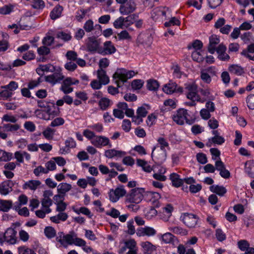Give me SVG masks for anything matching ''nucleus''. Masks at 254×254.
I'll use <instances>...</instances> for the list:
<instances>
[{"mask_svg":"<svg viewBox=\"0 0 254 254\" xmlns=\"http://www.w3.org/2000/svg\"><path fill=\"white\" fill-rule=\"evenodd\" d=\"M134 75L135 73L132 70L128 71L125 68H120L117 69L113 77L115 83L120 87L121 83L124 84L128 79L132 78Z\"/></svg>","mask_w":254,"mask_h":254,"instance_id":"obj_1","label":"nucleus"},{"mask_svg":"<svg viewBox=\"0 0 254 254\" xmlns=\"http://www.w3.org/2000/svg\"><path fill=\"white\" fill-rule=\"evenodd\" d=\"M190 115L187 110L179 109L173 115L172 119L178 125H183L185 122L188 124L191 125L194 122V120L190 119Z\"/></svg>","mask_w":254,"mask_h":254,"instance_id":"obj_2","label":"nucleus"},{"mask_svg":"<svg viewBox=\"0 0 254 254\" xmlns=\"http://www.w3.org/2000/svg\"><path fill=\"white\" fill-rule=\"evenodd\" d=\"M17 232L12 228H8L4 233H0V245L2 246L4 242L9 245H14L17 241Z\"/></svg>","mask_w":254,"mask_h":254,"instance_id":"obj_3","label":"nucleus"},{"mask_svg":"<svg viewBox=\"0 0 254 254\" xmlns=\"http://www.w3.org/2000/svg\"><path fill=\"white\" fill-rule=\"evenodd\" d=\"M185 91L187 97L190 100H197V102L203 103L204 100H202L197 93V86L194 82H187L185 84Z\"/></svg>","mask_w":254,"mask_h":254,"instance_id":"obj_4","label":"nucleus"},{"mask_svg":"<svg viewBox=\"0 0 254 254\" xmlns=\"http://www.w3.org/2000/svg\"><path fill=\"white\" fill-rule=\"evenodd\" d=\"M20 128L19 124H1L0 126V138L5 140L8 137V132H14Z\"/></svg>","mask_w":254,"mask_h":254,"instance_id":"obj_5","label":"nucleus"},{"mask_svg":"<svg viewBox=\"0 0 254 254\" xmlns=\"http://www.w3.org/2000/svg\"><path fill=\"white\" fill-rule=\"evenodd\" d=\"M142 189L135 188L131 190V192L127 195V201L130 203H139L143 198Z\"/></svg>","mask_w":254,"mask_h":254,"instance_id":"obj_6","label":"nucleus"},{"mask_svg":"<svg viewBox=\"0 0 254 254\" xmlns=\"http://www.w3.org/2000/svg\"><path fill=\"white\" fill-rule=\"evenodd\" d=\"M54 73L49 75L45 76V80L54 85L58 83H60L64 79V75L62 72V69L60 67L55 68V71Z\"/></svg>","mask_w":254,"mask_h":254,"instance_id":"obj_7","label":"nucleus"},{"mask_svg":"<svg viewBox=\"0 0 254 254\" xmlns=\"http://www.w3.org/2000/svg\"><path fill=\"white\" fill-rule=\"evenodd\" d=\"M136 3L134 0H128L120 5L119 12L123 15H128L136 9Z\"/></svg>","mask_w":254,"mask_h":254,"instance_id":"obj_8","label":"nucleus"},{"mask_svg":"<svg viewBox=\"0 0 254 254\" xmlns=\"http://www.w3.org/2000/svg\"><path fill=\"white\" fill-rule=\"evenodd\" d=\"M181 218L183 223L189 228L195 227L199 219L196 215L189 213H184Z\"/></svg>","mask_w":254,"mask_h":254,"instance_id":"obj_9","label":"nucleus"},{"mask_svg":"<svg viewBox=\"0 0 254 254\" xmlns=\"http://www.w3.org/2000/svg\"><path fill=\"white\" fill-rule=\"evenodd\" d=\"M92 144L97 148L106 146H108L109 147H112V144L109 138L103 135H96L95 138L93 139Z\"/></svg>","mask_w":254,"mask_h":254,"instance_id":"obj_10","label":"nucleus"},{"mask_svg":"<svg viewBox=\"0 0 254 254\" xmlns=\"http://www.w3.org/2000/svg\"><path fill=\"white\" fill-rule=\"evenodd\" d=\"M155 147L153 148L151 157L154 161L159 164L163 163L166 159V152L165 149H159L154 152Z\"/></svg>","mask_w":254,"mask_h":254,"instance_id":"obj_11","label":"nucleus"},{"mask_svg":"<svg viewBox=\"0 0 254 254\" xmlns=\"http://www.w3.org/2000/svg\"><path fill=\"white\" fill-rule=\"evenodd\" d=\"M126 193V191L123 186H121L116 188L115 190H111L109 193L110 200L113 202H117L120 197L124 196Z\"/></svg>","mask_w":254,"mask_h":254,"instance_id":"obj_12","label":"nucleus"},{"mask_svg":"<svg viewBox=\"0 0 254 254\" xmlns=\"http://www.w3.org/2000/svg\"><path fill=\"white\" fill-rule=\"evenodd\" d=\"M163 90L168 94H172L176 92L182 93L184 91L183 87H178L176 83L173 81H170L168 83L164 85Z\"/></svg>","mask_w":254,"mask_h":254,"instance_id":"obj_13","label":"nucleus"},{"mask_svg":"<svg viewBox=\"0 0 254 254\" xmlns=\"http://www.w3.org/2000/svg\"><path fill=\"white\" fill-rule=\"evenodd\" d=\"M116 49L111 41H106L104 43L103 48L98 50V53L102 55H111L116 52Z\"/></svg>","mask_w":254,"mask_h":254,"instance_id":"obj_14","label":"nucleus"},{"mask_svg":"<svg viewBox=\"0 0 254 254\" xmlns=\"http://www.w3.org/2000/svg\"><path fill=\"white\" fill-rule=\"evenodd\" d=\"M99 42L94 36L88 38L86 40V46L89 51L95 52L99 50Z\"/></svg>","mask_w":254,"mask_h":254,"instance_id":"obj_15","label":"nucleus"},{"mask_svg":"<svg viewBox=\"0 0 254 254\" xmlns=\"http://www.w3.org/2000/svg\"><path fill=\"white\" fill-rule=\"evenodd\" d=\"M156 234V231L153 228L148 226L139 228L137 230L136 232V235L139 237L145 236L151 237L155 236Z\"/></svg>","mask_w":254,"mask_h":254,"instance_id":"obj_16","label":"nucleus"},{"mask_svg":"<svg viewBox=\"0 0 254 254\" xmlns=\"http://www.w3.org/2000/svg\"><path fill=\"white\" fill-rule=\"evenodd\" d=\"M13 183L11 180H7L0 184V193L2 195H7L12 191Z\"/></svg>","mask_w":254,"mask_h":254,"instance_id":"obj_17","label":"nucleus"},{"mask_svg":"<svg viewBox=\"0 0 254 254\" xmlns=\"http://www.w3.org/2000/svg\"><path fill=\"white\" fill-rule=\"evenodd\" d=\"M140 246L144 254H157L156 247L148 241L142 242Z\"/></svg>","mask_w":254,"mask_h":254,"instance_id":"obj_18","label":"nucleus"},{"mask_svg":"<svg viewBox=\"0 0 254 254\" xmlns=\"http://www.w3.org/2000/svg\"><path fill=\"white\" fill-rule=\"evenodd\" d=\"M226 47L222 44H220L216 48V51L219 60L226 61L230 59V56L226 53Z\"/></svg>","mask_w":254,"mask_h":254,"instance_id":"obj_19","label":"nucleus"},{"mask_svg":"<svg viewBox=\"0 0 254 254\" xmlns=\"http://www.w3.org/2000/svg\"><path fill=\"white\" fill-rule=\"evenodd\" d=\"M126 154V153L125 151L112 149L106 150L104 155L108 158H121L125 155Z\"/></svg>","mask_w":254,"mask_h":254,"instance_id":"obj_20","label":"nucleus"},{"mask_svg":"<svg viewBox=\"0 0 254 254\" xmlns=\"http://www.w3.org/2000/svg\"><path fill=\"white\" fill-rule=\"evenodd\" d=\"M220 39L215 35H211L209 37V43L208 47V52L213 54L216 51V46L219 43Z\"/></svg>","mask_w":254,"mask_h":254,"instance_id":"obj_21","label":"nucleus"},{"mask_svg":"<svg viewBox=\"0 0 254 254\" xmlns=\"http://www.w3.org/2000/svg\"><path fill=\"white\" fill-rule=\"evenodd\" d=\"M241 54L249 60L254 61V43L249 45Z\"/></svg>","mask_w":254,"mask_h":254,"instance_id":"obj_22","label":"nucleus"},{"mask_svg":"<svg viewBox=\"0 0 254 254\" xmlns=\"http://www.w3.org/2000/svg\"><path fill=\"white\" fill-rule=\"evenodd\" d=\"M228 70L231 73L235 74L237 76H242L245 73L244 68L236 64L230 65L229 66Z\"/></svg>","mask_w":254,"mask_h":254,"instance_id":"obj_23","label":"nucleus"},{"mask_svg":"<svg viewBox=\"0 0 254 254\" xmlns=\"http://www.w3.org/2000/svg\"><path fill=\"white\" fill-rule=\"evenodd\" d=\"M245 172L250 177L254 178V160H249L245 163Z\"/></svg>","mask_w":254,"mask_h":254,"instance_id":"obj_24","label":"nucleus"},{"mask_svg":"<svg viewBox=\"0 0 254 254\" xmlns=\"http://www.w3.org/2000/svg\"><path fill=\"white\" fill-rule=\"evenodd\" d=\"M113 104V102L106 97H102L98 102V105L100 109L102 111L107 110Z\"/></svg>","mask_w":254,"mask_h":254,"instance_id":"obj_25","label":"nucleus"},{"mask_svg":"<svg viewBox=\"0 0 254 254\" xmlns=\"http://www.w3.org/2000/svg\"><path fill=\"white\" fill-rule=\"evenodd\" d=\"M56 67L51 64L45 65H40L36 69V72L39 75H43L44 71L46 72H54L55 71Z\"/></svg>","mask_w":254,"mask_h":254,"instance_id":"obj_26","label":"nucleus"},{"mask_svg":"<svg viewBox=\"0 0 254 254\" xmlns=\"http://www.w3.org/2000/svg\"><path fill=\"white\" fill-rule=\"evenodd\" d=\"M40 181L38 180H30L25 182L23 185V189L24 190L30 189L31 190H35L41 185Z\"/></svg>","mask_w":254,"mask_h":254,"instance_id":"obj_27","label":"nucleus"},{"mask_svg":"<svg viewBox=\"0 0 254 254\" xmlns=\"http://www.w3.org/2000/svg\"><path fill=\"white\" fill-rule=\"evenodd\" d=\"M170 179L171 180L173 186L175 187H180L183 185V180L180 179V176L177 173H172L170 175Z\"/></svg>","mask_w":254,"mask_h":254,"instance_id":"obj_28","label":"nucleus"},{"mask_svg":"<svg viewBox=\"0 0 254 254\" xmlns=\"http://www.w3.org/2000/svg\"><path fill=\"white\" fill-rule=\"evenodd\" d=\"M13 205L12 201L10 200L0 199V211L4 212H8Z\"/></svg>","mask_w":254,"mask_h":254,"instance_id":"obj_29","label":"nucleus"},{"mask_svg":"<svg viewBox=\"0 0 254 254\" xmlns=\"http://www.w3.org/2000/svg\"><path fill=\"white\" fill-rule=\"evenodd\" d=\"M97 77L101 83L104 85L109 82V78L106 74V72L103 69H99L97 71Z\"/></svg>","mask_w":254,"mask_h":254,"instance_id":"obj_30","label":"nucleus"},{"mask_svg":"<svg viewBox=\"0 0 254 254\" xmlns=\"http://www.w3.org/2000/svg\"><path fill=\"white\" fill-rule=\"evenodd\" d=\"M68 218V215L63 212H59L57 215L50 217L52 222L58 224L62 221H65Z\"/></svg>","mask_w":254,"mask_h":254,"instance_id":"obj_31","label":"nucleus"},{"mask_svg":"<svg viewBox=\"0 0 254 254\" xmlns=\"http://www.w3.org/2000/svg\"><path fill=\"white\" fill-rule=\"evenodd\" d=\"M162 241L165 244H174L177 238L172 233L167 232L161 236Z\"/></svg>","mask_w":254,"mask_h":254,"instance_id":"obj_32","label":"nucleus"},{"mask_svg":"<svg viewBox=\"0 0 254 254\" xmlns=\"http://www.w3.org/2000/svg\"><path fill=\"white\" fill-rule=\"evenodd\" d=\"M71 185L66 183L60 184L57 187V191L59 193L65 195V193L71 189Z\"/></svg>","mask_w":254,"mask_h":254,"instance_id":"obj_33","label":"nucleus"},{"mask_svg":"<svg viewBox=\"0 0 254 254\" xmlns=\"http://www.w3.org/2000/svg\"><path fill=\"white\" fill-rule=\"evenodd\" d=\"M210 190L220 196H223L226 192V189L223 186L212 185L209 187Z\"/></svg>","mask_w":254,"mask_h":254,"instance_id":"obj_34","label":"nucleus"},{"mask_svg":"<svg viewBox=\"0 0 254 254\" xmlns=\"http://www.w3.org/2000/svg\"><path fill=\"white\" fill-rule=\"evenodd\" d=\"M63 8L62 6L58 5L55 6L50 13L51 18L55 20L59 18L62 14Z\"/></svg>","mask_w":254,"mask_h":254,"instance_id":"obj_35","label":"nucleus"},{"mask_svg":"<svg viewBox=\"0 0 254 254\" xmlns=\"http://www.w3.org/2000/svg\"><path fill=\"white\" fill-rule=\"evenodd\" d=\"M168 230L177 235L185 236L188 234V231L180 226L170 227L168 228Z\"/></svg>","mask_w":254,"mask_h":254,"instance_id":"obj_36","label":"nucleus"},{"mask_svg":"<svg viewBox=\"0 0 254 254\" xmlns=\"http://www.w3.org/2000/svg\"><path fill=\"white\" fill-rule=\"evenodd\" d=\"M173 210V207L170 204H168L166 206L163 208V213L166 215L165 217H163L162 219L164 221H167L169 218L172 215V212Z\"/></svg>","mask_w":254,"mask_h":254,"instance_id":"obj_37","label":"nucleus"},{"mask_svg":"<svg viewBox=\"0 0 254 254\" xmlns=\"http://www.w3.org/2000/svg\"><path fill=\"white\" fill-rule=\"evenodd\" d=\"M17 118L10 114H4L1 118L2 123L3 122L10 123L12 124H15V123L17 121Z\"/></svg>","mask_w":254,"mask_h":254,"instance_id":"obj_38","label":"nucleus"},{"mask_svg":"<svg viewBox=\"0 0 254 254\" xmlns=\"http://www.w3.org/2000/svg\"><path fill=\"white\" fill-rule=\"evenodd\" d=\"M56 37L64 42H67L71 40L72 37L70 33H66L64 31H59L57 33Z\"/></svg>","mask_w":254,"mask_h":254,"instance_id":"obj_39","label":"nucleus"},{"mask_svg":"<svg viewBox=\"0 0 254 254\" xmlns=\"http://www.w3.org/2000/svg\"><path fill=\"white\" fill-rule=\"evenodd\" d=\"M75 234L73 232H70V233L65 235L64 241L65 244L63 245V246L66 247L68 245H72L75 237Z\"/></svg>","mask_w":254,"mask_h":254,"instance_id":"obj_40","label":"nucleus"},{"mask_svg":"<svg viewBox=\"0 0 254 254\" xmlns=\"http://www.w3.org/2000/svg\"><path fill=\"white\" fill-rule=\"evenodd\" d=\"M41 204L43 209L46 211L47 214H48L51 212L52 210L50 207L53 204L52 199L41 200Z\"/></svg>","mask_w":254,"mask_h":254,"instance_id":"obj_41","label":"nucleus"},{"mask_svg":"<svg viewBox=\"0 0 254 254\" xmlns=\"http://www.w3.org/2000/svg\"><path fill=\"white\" fill-rule=\"evenodd\" d=\"M44 234L48 238L52 239L56 236V231L53 227L48 226L44 229Z\"/></svg>","mask_w":254,"mask_h":254,"instance_id":"obj_42","label":"nucleus"},{"mask_svg":"<svg viewBox=\"0 0 254 254\" xmlns=\"http://www.w3.org/2000/svg\"><path fill=\"white\" fill-rule=\"evenodd\" d=\"M159 87V83L156 80L150 79L147 81V88L150 91H156Z\"/></svg>","mask_w":254,"mask_h":254,"instance_id":"obj_43","label":"nucleus"},{"mask_svg":"<svg viewBox=\"0 0 254 254\" xmlns=\"http://www.w3.org/2000/svg\"><path fill=\"white\" fill-rule=\"evenodd\" d=\"M74 211L77 214L82 213L84 215L87 216L89 218H91L93 216V214L91 213L90 210L85 207H81L79 209H74Z\"/></svg>","mask_w":254,"mask_h":254,"instance_id":"obj_44","label":"nucleus"},{"mask_svg":"<svg viewBox=\"0 0 254 254\" xmlns=\"http://www.w3.org/2000/svg\"><path fill=\"white\" fill-rule=\"evenodd\" d=\"M124 17L120 16L113 23L114 27L116 29H123L125 27Z\"/></svg>","mask_w":254,"mask_h":254,"instance_id":"obj_45","label":"nucleus"},{"mask_svg":"<svg viewBox=\"0 0 254 254\" xmlns=\"http://www.w3.org/2000/svg\"><path fill=\"white\" fill-rule=\"evenodd\" d=\"M12 154L0 150V161H8L11 159Z\"/></svg>","mask_w":254,"mask_h":254,"instance_id":"obj_46","label":"nucleus"},{"mask_svg":"<svg viewBox=\"0 0 254 254\" xmlns=\"http://www.w3.org/2000/svg\"><path fill=\"white\" fill-rule=\"evenodd\" d=\"M18 87V85L17 82L14 81H10L8 84L1 86L2 89H7L9 91L13 94V92L15 91Z\"/></svg>","mask_w":254,"mask_h":254,"instance_id":"obj_47","label":"nucleus"},{"mask_svg":"<svg viewBox=\"0 0 254 254\" xmlns=\"http://www.w3.org/2000/svg\"><path fill=\"white\" fill-rule=\"evenodd\" d=\"M191 57L193 61L198 63H201L204 61L203 56L198 51L194 50L191 54Z\"/></svg>","mask_w":254,"mask_h":254,"instance_id":"obj_48","label":"nucleus"},{"mask_svg":"<svg viewBox=\"0 0 254 254\" xmlns=\"http://www.w3.org/2000/svg\"><path fill=\"white\" fill-rule=\"evenodd\" d=\"M32 6L35 9H43L45 4L43 0H32Z\"/></svg>","mask_w":254,"mask_h":254,"instance_id":"obj_49","label":"nucleus"},{"mask_svg":"<svg viewBox=\"0 0 254 254\" xmlns=\"http://www.w3.org/2000/svg\"><path fill=\"white\" fill-rule=\"evenodd\" d=\"M35 113L36 116L40 119L47 121L50 120L49 115L44 110H36Z\"/></svg>","mask_w":254,"mask_h":254,"instance_id":"obj_50","label":"nucleus"},{"mask_svg":"<svg viewBox=\"0 0 254 254\" xmlns=\"http://www.w3.org/2000/svg\"><path fill=\"white\" fill-rule=\"evenodd\" d=\"M137 15L136 14H133L124 17L125 27L127 28V27L133 24L135 21L134 18Z\"/></svg>","mask_w":254,"mask_h":254,"instance_id":"obj_51","label":"nucleus"},{"mask_svg":"<svg viewBox=\"0 0 254 254\" xmlns=\"http://www.w3.org/2000/svg\"><path fill=\"white\" fill-rule=\"evenodd\" d=\"M54 133V129L48 127L43 131L42 134L46 139H51L53 138Z\"/></svg>","mask_w":254,"mask_h":254,"instance_id":"obj_52","label":"nucleus"},{"mask_svg":"<svg viewBox=\"0 0 254 254\" xmlns=\"http://www.w3.org/2000/svg\"><path fill=\"white\" fill-rule=\"evenodd\" d=\"M147 195L148 196L151 198L150 200H151L154 203L161 198V195L159 193L155 191H147Z\"/></svg>","mask_w":254,"mask_h":254,"instance_id":"obj_53","label":"nucleus"},{"mask_svg":"<svg viewBox=\"0 0 254 254\" xmlns=\"http://www.w3.org/2000/svg\"><path fill=\"white\" fill-rule=\"evenodd\" d=\"M83 134L85 137L90 140L91 143L93 139L96 136L94 132L88 129H85L83 132Z\"/></svg>","mask_w":254,"mask_h":254,"instance_id":"obj_54","label":"nucleus"},{"mask_svg":"<svg viewBox=\"0 0 254 254\" xmlns=\"http://www.w3.org/2000/svg\"><path fill=\"white\" fill-rule=\"evenodd\" d=\"M143 81L141 79H135L131 82V87L134 90H138L141 88L143 85Z\"/></svg>","mask_w":254,"mask_h":254,"instance_id":"obj_55","label":"nucleus"},{"mask_svg":"<svg viewBox=\"0 0 254 254\" xmlns=\"http://www.w3.org/2000/svg\"><path fill=\"white\" fill-rule=\"evenodd\" d=\"M248 107L250 110L254 109V94H250L246 98Z\"/></svg>","mask_w":254,"mask_h":254,"instance_id":"obj_56","label":"nucleus"},{"mask_svg":"<svg viewBox=\"0 0 254 254\" xmlns=\"http://www.w3.org/2000/svg\"><path fill=\"white\" fill-rule=\"evenodd\" d=\"M125 245L129 250L137 249L136 243L134 239H129L125 242Z\"/></svg>","mask_w":254,"mask_h":254,"instance_id":"obj_57","label":"nucleus"},{"mask_svg":"<svg viewBox=\"0 0 254 254\" xmlns=\"http://www.w3.org/2000/svg\"><path fill=\"white\" fill-rule=\"evenodd\" d=\"M88 127L98 133L101 132L104 129L103 125L99 123L89 126Z\"/></svg>","mask_w":254,"mask_h":254,"instance_id":"obj_58","label":"nucleus"},{"mask_svg":"<svg viewBox=\"0 0 254 254\" xmlns=\"http://www.w3.org/2000/svg\"><path fill=\"white\" fill-rule=\"evenodd\" d=\"M64 120L63 118L58 117L55 119L51 123L50 126L52 127H56L64 125Z\"/></svg>","mask_w":254,"mask_h":254,"instance_id":"obj_59","label":"nucleus"},{"mask_svg":"<svg viewBox=\"0 0 254 254\" xmlns=\"http://www.w3.org/2000/svg\"><path fill=\"white\" fill-rule=\"evenodd\" d=\"M118 37L120 40H131V37L127 30L122 31L118 34Z\"/></svg>","mask_w":254,"mask_h":254,"instance_id":"obj_60","label":"nucleus"},{"mask_svg":"<svg viewBox=\"0 0 254 254\" xmlns=\"http://www.w3.org/2000/svg\"><path fill=\"white\" fill-rule=\"evenodd\" d=\"M197 161L201 164H205L207 162V158L206 155L203 153H198L196 155Z\"/></svg>","mask_w":254,"mask_h":254,"instance_id":"obj_61","label":"nucleus"},{"mask_svg":"<svg viewBox=\"0 0 254 254\" xmlns=\"http://www.w3.org/2000/svg\"><path fill=\"white\" fill-rule=\"evenodd\" d=\"M18 252L19 254H36L32 250L24 246L19 247Z\"/></svg>","mask_w":254,"mask_h":254,"instance_id":"obj_62","label":"nucleus"},{"mask_svg":"<svg viewBox=\"0 0 254 254\" xmlns=\"http://www.w3.org/2000/svg\"><path fill=\"white\" fill-rule=\"evenodd\" d=\"M83 28L87 32H90L94 29V23L92 20H87L84 24Z\"/></svg>","mask_w":254,"mask_h":254,"instance_id":"obj_63","label":"nucleus"},{"mask_svg":"<svg viewBox=\"0 0 254 254\" xmlns=\"http://www.w3.org/2000/svg\"><path fill=\"white\" fill-rule=\"evenodd\" d=\"M181 23L180 21L175 17H172L171 19L168 22L164 23V25L166 27H170L172 25L179 26Z\"/></svg>","mask_w":254,"mask_h":254,"instance_id":"obj_64","label":"nucleus"}]
</instances>
